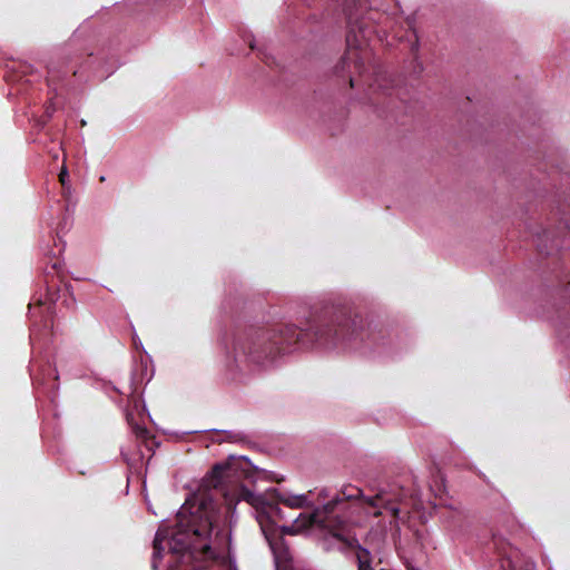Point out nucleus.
<instances>
[{
	"label": "nucleus",
	"instance_id": "nucleus-5",
	"mask_svg": "<svg viewBox=\"0 0 570 570\" xmlns=\"http://www.w3.org/2000/svg\"><path fill=\"white\" fill-rule=\"evenodd\" d=\"M227 465L216 464L212 472L204 479V485L210 489H217L225 476Z\"/></svg>",
	"mask_w": 570,
	"mask_h": 570
},
{
	"label": "nucleus",
	"instance_id": "nucleus-8",
	"mask_svg": "<svg viewBox=\"0 0 570 570\" xmlns=\"http://www.w3.org/2000/svg\"><path fill=\"white\" fill-rule=\"evenodd\" d=\"M242 498L254 507L258 505L262 502V499L259 497L255 495L248 490H244L242 492Z\"/></svg>",
	"mask_w": 570,
	"mask_h": 570
},
{
	"label": "nucleus",
	"instance_id": "nucleus-6",
	"mask_svg": "<svg viewBox=\"0 0 570 570\" xmlns=\"http://www.w3.org/2000/svg\"><path fill=\"white\" fill-rule=\"evenodd\" d=\"M277 500L291 509H301L308 505L305 495H278Z\"/></svg>",
	"mask_w": 570,
	"mask_h": 570
},
{
	"label": "nucleus",
	"instance_id": "nucleus-3",
	"mask_svg": "<svg viewBox=\"0 0 570 570\" xmlns=\"http://www.w3.org/2000/svg\"><path fill=\"white\" fill-rule=\"evenodd\" d=\"M402 495L400 493L391 494L385 490L379 491L374 497H365L362 501V509L366 515L379 518L386 511L392 517V522L396 523L400 519V504Z\"/></svg>",
	"mask_w": 570,
	"mask_h": 570
},
{
	"label": "nucleus",
	"instance_id": "nucleus-2",
	"mask_svg": "<svg viewBox=\"0 0 570 570\" xmlns=\"http://www.w3.org/2000/svg\"><path fill=\"white\" fill-rule=\"evenodd\" d=\"M338 500H332L324 504L322 508L314 510L311 514H301L291 528H283V533L295 534L297 531L308 529L313 525H318L328 529L334 533L344 530L346 522L338 515H333V512L338 504Z\"/></svg>",
	"mask_w": 570,
	"mask_h": 570
},
{
	"label": "nucleus",
	"instance_id": "nucleus-7",
	"mask_svg": "<svg viewBox=\"0 0 570 570\" xmlns=\"http://www.w3.org/2000/svg\"><path fill=\"white\" fill-rule=\"evenodd\" d=\"M341 493H342V495L346 500H361V501H363V498H365L363 495L362 489H360L357 487H353L351 484L344 485L342 491H341Z\"/></svg>",
	"mask_w": 570,
	"mask_h": 570
},
{
	"label": "nucleus",
	"instance_id": "nucleus-1",
	"mask_svg": "<svg viewBox=\"0 0 570 570\" xmlns=\"http://www.w3.org/2000/svg\"><path fill=\"white\" fill-rule=\"evenodd\" d=\"M216 518L213 501L207 497L188 500L177 513V530L168 538L167 533L158 531L154 539V569L156 559L166 547L174 553L187 550L207 553L210 549L209 537Z\"/></svg>",
	"mask_w": 570,
	"mask_h": 570
},
{
	"label": "nucleus",
	"instance_id": "nucleus-9",
	"mask_svg": "<svg viewBox=\"0 0 570 570\" xmlns=\"http://www.w3.org/2000/svg\"><path fill=\"white\" fill-rule=\"evenodd\" d=\"M67 177H68L67 168H66V167H62V168H61V171H60V174H59V180H60V183H61L62 185H65V184H66V179H67Z\"/></svg>",
	"mask_w": 570,
	"mask_h": 570
},
{
	"label": "nucleus",
	"instance_id": "nucleus-4",
	"mask_svg": "<svg viewBox=\"0 0 570 570\" xmlns=\"http://www.w3.org/2000/svg\"><path fill=\"white\" fill-rule=\"evenodd\" d=\"M316 335L322 344L330 346L350 342L353 333H350L347 324H327L321 327Z\"/></svg>",
	"mask_w": 570,
	"mask_h": 570
}]
</instances>
